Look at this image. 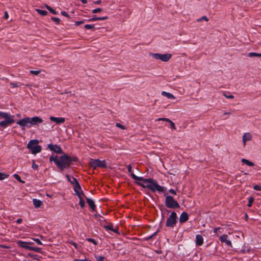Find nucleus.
<instances>
[{
  "label": "nucleus",
  "instance_id": "nucleus-1",
  "mask_svg": "<svg viewBox=\"0 0 261 261\" xmlns=\"http://www.w3.org/2000/svg\"><path fill=\"white\" fill-rule=\"evenodd\" d=\"M77 161L78 158L76 156L70 157L65 154L59 157L58 155H51L49 158V161L50 162H54L61 171H63L68 167L72 162H76Z\"/></svg>",
  "mask_w": 261,
  "mask_h": 261
},
{
  "label": "nucleus",
  "instance_id": "nucleus-2",
  "mask_svg": "<svg viewBox=\"0 0 261 261\" xmlns=\"http://www.w3.org/2000/svg\"><path fill=\"white\" fill-rule=\"evenodd\" d=\"M43 120L39 117L34 116L32 118L27 117L19 120L16 123L22 128H30L33 126L39 125L42 123Z\"/></svg>",
  "mask_w": 261,
  "mask_h": 261
},
{
  "label": "nucleus",
  "instance_id": "nucleus-3",
  "mask_svg": "<svg viewBox=\"0 0 261 261\" xmlns=\"http://www.w3.org/2000/svg\"><path fill=\"white\" fill-rule=\"evenodd\" d=\"M136 184L144 188H147L152 192L156 191L162 193L164 191V187L161 186L158 183V181L153 178H149L145 184L140 182L136 181Z\"/></svg>",
  "mask_w": 261,
  "mask_h": 261
},
{
  "label": "nucleus",
  "instance_id": "nucleus-4",
  "mask_svg": "<svg viewBox=\"0 0 261 261\" xmlns=\"http://www.w3.org/2000/svg\"><path fill=\"white\" fill-rule=\"evenodd\" d=\"M0 117L4 119V120L0 122V126L3 128L11 125L15 122L14 116L10 113L0 111Z\"/></svg>",
  "mask_w": 261,
  "mask_h": 261
},
{
  "label": "nucleus",
  "instance_id": "nucleus-5",
  "mask_svg": "<svg viewBox=\"0 0 261 261\" xmlns=\"http://www.w3.org/2000/svg\"><path fill=\"white\" fill-rule=\"evenodd\" d=\"M27 148L34 154L40 152L42 149L41 146L38 145V141L37 140L30 141L27 145Z\"/></svg>",
  "mask_w": 261,
  "mask_h": 261
},
{
  "label": "nucleus",
  "instance_id": "nucleus-6",
  "mask_svg": "<svg viewBox=\"0 0 261 261\" xmlns=\"http://www.w3.org/2000/svg\"><path fill=\"white\" fill-rule=\"evenodd\" d=\"M165 204L166 207L169 208H179L180 205L177 201L174 200L171 196H167L165 198Z\"/></svg>",
  "mask_w": 261,
  "mask_h": 261
},
{
  "label": "nucleus",
  "instance_id": "nucleus-7",
  "mask_svg": "<svg viewBox=\"0 0 261 261\" xmlns=\"http://www.w3.org/2000/svg\"><path fill=\"white\" fill-rule=\"evenodd\" d=\"M177 216L175 212H172L170 216L167 218L165 225L166 227L173 228L177 222Z\"/></svg>",
  "mask_w": 261,
  "mask_h": 261
},
{
  "label": "nucleus",
  "instance_id": "nucleus-8",
  "mask_svg": "<svg viewBox=\"0 0 261 261\" xmlns=\"http://www.w3.org/2000/svg\"><path fill=\"white\" fill-rule=\"evenodd\" d=\"M151 56L156 60H160L163 62L168 61L172 57L171 54H159V53H152Z\"/></svg>",
  "mask_w": 261,
  "mask_h": 261
},
{
  "label": "nucleus",
  "instance_id": "nucleus-9",
  "mask_svg": "<svg viewBox=\"0 0 261 261\" xmlns=\"http://www.w3.org/2000/svg\"><path fill=\"white\" fill-rule=\"evenodd\" d=\"M90 164L91 167L95 169L97 167L106 168L107 164L105 160H99L98 159H90Z\"/></svg>",
  "mask_w": 261,
  "mask_h": 261
},
{
  "label": "nucleus",
  "instance_id": "nucleus-10",
  "mask_svg": "<svg viewBox=\"0 0 261 261\" xmlns=\"http://www.w3.org/2000/svg\"><path fill=\"white\" fill-rule=\"evenodd\" d=\"M66 177L68 181L74 185L75 194L76 195L78 193H81L80 190H81V187L77 180L75 177H72V180H70V176L69 174H66Z\"/></svg>",
  "mask_w": 261,
  "mask_h": 261
},
{
  "label": "nucleus",
  "instance_id": "nucleus-11",
  "mask_svg": "<svg viewBox=\"0 0 261 261\" xmlns=\"http://www.w3.org/2000/svg\"><path fill=\"white\" fill-rule=\"evenodd\" d=\"M47 149L57 153L62 154L63 153L60 146L57 144H49L47 145Z\"/></svg>",
  "mask_w": 261,
  "mask_h": 261
},
{
  "label": "nucleus",
  "instance_id": "nucleus-12",
  "mask_svg": "<svg viewBox=\"0 0 261 261\" xmlns=\"http://www.w3.org/2000/svg\"><path fill=\"white\" fill-rule=\"evenodd\" d=\"M158 121L163 120L164 121V124L169 127V128H171L172 129H175V125L174 123L171 121L170 119L168 118H159L158 119Z\"/></svg>",
  "mask_w": 261,
  "mask_h": 261
},
{
  "label": "nucleus",
  "instance_id": "nucleus-13",
  "mask_svg": "<svg viewBox=\"0 0 261 261\" xmlns=\"http://www.w3.org/2000/svg\"><path fill=\"white\" fill-rule=\"evenodd\" d=\"M79 198V204L81 208H84L85 205V202L84 201V198H87L85 195L84 193L82 191H81V193H78L76 194Z\"/></svg>",
  "mask_w": 261,
  "mask_h": 261
},
{
  "label": "nucleus",
  "instance_id": "nucleus-14",
  "mask_svg": "<svg viewBox=\"0 0 261 261\" xmlns=\"http://www.w3.org/2000/svg\"><path fill=\"white\" fill-rule=\"evenodd\" d=\"M32 244H33V243L23 242L22 241H18L17 242V244L18 245L19 247L28 250H30V248H31V246H30L29 245H31Z\"/></svg>",
  "mask_w": 261,
  "mask_h": 261
},
{
  "label": "nucleus",
  "instance_id": "nucleus-15",
  "mask_svg": "<svg viewBox=\"0 0 261 261\" xmlns=\"http://www.w3.org/2000/svg\"><path fill=\"white\" fill-rule=\"evenodd\" d=\"M227 238L228 236L224 234L219 237V240L221 242H224L227 246L232 247V246L231 242L230 240H227Z\"/></svg>",
  "mask_w": 261,
  "mask_h": 261
},
{
  "label": "nucleus",
  "instance_id": "nucleus-16",
  "mask_svg": "<svg viewBox=\"0 0 261 261\" xmlns=\"http://www.w3.org/2000/svg\"><path fill=\"white\" fill-rule=\"evenodd\" d=\"M49 120L51 121L55 122L56 124H61L65 122V118L63 117H55L54 116H50Z\"/></svg>",
  "mask_w": 261,
  "mask_h": 261
},
{
  "label": "nucleus",
  "instance_id": "nucleus-17",
  "mask_svg": "<svg viewBox=\"0 0 261 261\" xmlns=\"http://www.w3.org/2000/svg\"><path fill=\"white\" fill-rule=\"evenodd\" d=\"M189 219V215L186 212H182L179 216V221L180 223H183L187 221Z\"/></svg>",
  "mask_w": 261,
  "mask_h": 261
},
{
  "label": "nucleus",
  "instance_id": "nucleus-18",
  "mask_svg": "<svg viewBox=\"0 0 261 261\" xmlns=\"http://www.w3.org/2000/svg\"><path fill=\"white\" fill-rule=\"evenodd\" d=\"M195 243L198 246H200L203 244V238L201 235H196Z\"/></svg>",
  "mask_w": 261,
  "mask_h": 261
},
{
  "label": "nucleus",
  "instance_id": "nucleus-19",
  "mask_svg": "<svg viewBox=\"0 0 261 261\" xmlns=\"http://www.w3.org/2000/svg\"><path fill=\"white\" fill-rule=\"evenodd\" d=\"M252 138V135L249 133H246L243 136V142L244 145H246V141H249Z\"/></svg>",
  "mask_w": 261,
  "mask_h": 261
},
{
  "label": "nucleus",
  "instance_id": "nucleus-20",
  "mask_svg": "<svg viewBox=\"0 0 261 261\" xmlns=\"http://www.w3.org/2000/svg\"><path fill=\"white\" fill-rule=\"evenodd\" d=\"M131 177L133 179L136 180L143 181L144 184H145L148 178H144L143 177H139L136 176L134 173H132Z\"/></svg>",
  "mask_w": 261,
  "mask_h": 261
},
{
  "label": "nucleus",
  "instance_id": "nucleus-21",
  "mask_svg": "<svg viewBox=\"0 0 261 261\" xmlns=\"http://www.w3.org/2000/svg\"><path fill=\"white\" fill-rule=\"evenodd\" d=\"M87 202L89 206L91 207L93 211H94L96 208V205L94 203V201L91 198H86Z\"/></svg>",
  "mask_w": 261,
  "mask_h": 261
},
{
  "label": "nucleus",
  "instance_id": "nucleus-22",
  "mask_svg": "<svg viewBox=\"0 0 261 261\" xmlns=\"http://www.w3.org/2000/svg\"><path fill=\"white\" fill-rule=\"evenodd\" d=\"M161 95L162 96H166L168 99H175V97L171 93L167 92L166 91H162L161 93Z\"/></svg>",
  "mask_w": 261,
  "mask_h": 261
},
{
  "label": "nucleus",
  "instance_id": "nucleus-23",
  "mask_svg": "<svg viewBox=\"0 0 261 261\" xmlns=\"http://www.w3.org/2000/svg\"><path fill=\"white\" fill-rule=\"evenodd\" d=\"M33 203L36 208L40 207L43 204L42 202L40 200L35 198L33 199Z\"/></svg>",
  "mask_w": 261,
  "mask_h": 261
},
{
  "label": "nucleus",
  "instance_id": "nucleus-24",
  "mask_svg": "<svg viewBox=\"0 0 261 261\" xmlns=\"http://www.w3.org/2000/svg\"><path fill=\"white\" fill-rule=\"evenodd\" d=\"M241 161L243 163L245 164L248 166L252 167L254 165V163L252 162H251L247 159H242Z\"/></svg>",
  "mask_w": 261,
  "mask_h": 261
},
{
  "label": "nucleus",
  "instance_id": "nucleus-25",
  "mask_svg": "<svg viewBox=\"0 0 261 261\" xmlns=\"http://www.w3.org/2000/svg\"><path fill=\"white\" fill-rule=\"evenodd\" d=\"M36 11L39 14H40L41 16H45L47 14V12L46 10L37 9Z\"/></svg>",
  "mask_w": 261,
  "mask_h": 261
},
{
  "label": "nucleus",
  "instance_id": "nucleus-26",
  "mask_svg": "<svg viewBox=\"0 0 261 261\" xmlns=\"http://www.w3.org/2000/svg\"><path fill=\"white\" fill-rule=\"evenodd\" d=\"M248 56L249 57H261V54L254 53V52H250L248 54Z\"/></svg>",
  "mask_w": 261,
  "mask_h": 261
},
{
  "label": "nucleus",
  "instance_id": "nucleus-27",
  "mask_svg": "<svg viewBox=\"0 0 261 261\" xmlns=\"http://www.w3.org/2000/svg\"><path fill=\"white\" fill-rule=\"evenodd\" d=\"M104 227L107 229V230H111L114 232H116L117 231L115 229H114L113 228V226L112 224H109V225H105L104 226Z\"/></svg>",
  "mask_w": 261,
  "mask_h": 261
},
{
  "label": "nucleus",
  "instance_id": "nucleus-28",
  "mask_svg": "<svg viewBox=\"0 0 261 261\" xmlns=\"http://www.w3.org/2000/svg\"><path fill=\"white\" fill-rule=\"evenodd\" d=\"M45 8L53 14L56 15L57 14V12L55 10L53 9L50 7H49L48 5H46Z\"/></svg>",
  "mask_w": 261,
  "mask_h": 261
},
{
  "label": "nucleus",
  "instance_id": "nucleus-29",
  "mask_svg": "<svg viewBox=\"0 0 261 261\" xmlns=\"http://www.w3.org/2000/svg\"><path fill=\"white\" fill-rule=\"evenodd\" d=\"M13 177L17 180H18V181H19L21 183H22V184H24V181L21 180V177H20V176L19 175H18L17 174H14L13 175Z\"/></svg>",
  "mask_w": 261,
  "mask_h": 261
},
{
  "label": "nucleus",
  "instance_id": "nucleus-30",
  "mask_svg": "<svg viewBox=\"0 0 261 261\" xmlns=\"http://www.w3.org/2000/svg\"><path fill=\"white\" fill-rule=\"evenodd\" d=\"M214 232L216 234H217L218 232H219L220 233H222L223 228L220 227L215 228L214 229Z\"/></svg>",
  "mask_w": 261,
  "mask_h": 261
},
{
  "label": "nucleus",
  "instance_id": "nucleus-31",
  "mask_svg": "<svg viewBox=\"0 0 261 261\" xmlns=\"http://www.w3.org/2000/svg\"><path fill=\"white\" fill-rule=\"evenodd\" d=\"M84 28L88 30H94L95 29V25L93 24H87L84 25Z\"/></svg>",
  "mask_w": 261,
  "mask_h": 261
},
{
  "label": "nucleus",
  "instance_id": "nucleus-32",
  "mask_svg": "<svg viewBox=\"0 0 261 261\" xmlns=\"http://www.w3.org/2000/svg\"><path fill=\"white\" fill-rule=\"evenodd\" d=\"M30 250H33L36 252H41V248L39 247H34L31 246V248H30Z\"/></svg>",
  "mask_w": 261,
  "mask_h": 261
},
{
  "label": "nucleus",
  "instance_id": "nucleus-33",
  "mask_svg": "<svg viewBox=\"0 0 261 261\" xmlns=\"http://www.w3.org/2000/svg\"><path fill=\"white\" fill-rule=\"evenodd\" d=\"M9 176L8 174L0 172V180H3Z\"/></svg>",
  "mask_w": 261,
  "mask_h": 261
},
{
  "label": "nucleus",
  "instance_id": "nucleus-34",
  "mask_svg": "<svg viewBox=\"0 0 261 261\" xmlns=\"http://www.w3.org/2000/svg\"><path fill=\"white\" fill-rule=\"evenodd\" d=\"M254 201V198L252 196H251L249 198V200H248V203L247 204V206L248 207H251V205H252V204L253 203Z\"/></svg>",
  "mask_w": 261,
  "mask_h": 261
},
{
  "label": "nucleus",
  "instance_id": "nucleus-35",
  "mask_svg": "<svg viewBox=\"0 0 261 261\" xmlns=\"http://www.w3.org/2000/svg\"><path fill=\"white\" fill-rule=\"evenodd\" d=\"M202 20H205L206 21H207L208 20V19L206 16H203L200 18H199L197 19V22H200Z\"/></svg>",
  "mask_w": 261,
  "mask_h": 261
},
{
  "label": "nucleus",
  "instance_id": "nucleus-36",
  "mask_svg": "<svg viewBox=\"0 0 261 261\" xmlns=\"http://www.w3.org/2000/svg\"><path fill=\"white\" fill-rule=\"evenodd\" d=\"M95 257L97 261H104L105 257L103 256L95 255Z\"/></svg>",
  "mask_w": 261,
  "mask_h": 261
},
{
  "label": "nucleus",
  "instance_id": "nucleus-37",
  "mask_svg": "<svg viewBox=\"0 0 261 261\" xmlns=\"http://www.w3.org/2000/svg\"><path fill=\"white\" fill-rule=\"evenodd\" d=\"M230 115V112H225L221 116V118L223 119H227L228 117Z\"/></svg>",
  "mask_w": 261,
  "mask_h": 261
},
{
  "label": "nucleus",
  "instance_id": "nucleus-38",
  "mask_svg": "<svg viewBox=\"0 0 261 261\" xmlns=\"http://www.w3.org/2000/svg\"><path fill=\"white\" fill-rule=\"evenodd\" d=\"M30 72L32 74L37 75L41 72V70H30Z\"/></svg>",
  "mask_w": 261,
  "mask_h": 261
},
{
  "label": "nucleus",
  "instance_id": "nucleus-39",
  "mask_svg": "<svg viewBox=\"0 0 261 261\" xmlns=\"http://www.w3.org/2000/svg\"><path fill=\"white\" fill-rule=\"evenodd\" d=\"M88 242H91L92 243H93V244H94L95 245H97V242L94 239H92V238H87L86 239Z\"/></svg>",
  "mask_w": 261,
  "mask_h": 261
},
{
  "label": "nucleus",
  "instance_id": "nucleus-40",
  "mask_svg": "<svg viewBox=\"0 0 261 261\" xmlns=\"http://www.w3.org/2000/svg\"><path fill=\"white\" fill-rule=\"evenodd\" d=\"M116 126L121 129L124 130L126 129V127L124 125H123L119 123H117L116 124Z\"/></svg>",
  "mask_w": 261,
  "mask_h": 261
},
{
  "label": "nucleus",
  "instance_id": "nucleus-41",
  "mask_svg": "<svg viewBox=\"0 0 261 261\" xmlns=\"http://www.w3.org/2000/svg\"><path fill=\"white\" fill-rule=\"evenodd\" d=\"M51 19L52 20H53L54 21H55L57 24H59L60 21V18H59L58 17H52L51 18Z\"/></svg>",
  "mask_w": 261,
  "mask_h": 261
},
{
  "label": "nucleus",
  "instance_id": "nucleus-42",
  "mask_svg": "<svg viewBox=\"0 0 261 261\" xmlns=\"http://www.w3.org/2000/svg\"><path fill=\"white\" fill-rule=\"evenodd\" d=\"M102 9L100 8H96L92 10L93 13H97L100 12L102 11Z\"/></svg>",
  "mask_w": 261,
  "mask_h": 261
},
{
  "label": "nucleus",
  "instance_id": "nucleus-43",
  "mask_svg": "<svg viewBox=\"0 0 261 261\" xmlns=\"http://www.w3.org/2000/svg\"><path fill=\"white\" fill-rule=\"evenodd\" d=\"M98 17H97L95 15H94L92 18L89 19L87 21H97V18Z\"/></svg>",
  "mask_w": 261,
  "mask_h": 261
},
{
  "label": "nucleus",
  "instance_id": "nucleus-44",
  "mask_svg": "<svg viewBox=\"0 0 261 261\" xmlns=\"http://www.w3.org/2000/svg\"><path fill=\"white\" fill-rule=\"evenodd\" d=\"M28 255L34 259H38V255L37 254H33L32 253H29Z\"/></svg>",
  "mask_w": 261,
  "mask_h": 261
},
{
  "label": "nucleus",
  "instance_id": "nucleus-45",
  "mask_svg": "<svg viewBox=\"0 0 261 261\" xmlns=\"http://www.w3.org/2000/svg\"><path fill=\"white\" fill-rule=\"evenodd\" d=\"M224 96L227 98H228V99H232L234 98V96L233 95H232V94H229V95H227L225 93H224Z\"/></svg>",
  "mask_w": 261,
  "mask_h": 261
},
{
  "label": "nucleus",
  "instance_id": "nucleus-46",
  "mask_svg": "<svg viewBox=\"0 0 261 261\" xmlns=\"http://www.w3.org/2000/svg\"><path fill=\"white\" fill-rule=\"evenodd\" d=\"M10 85L12 88L18 87L19 85L17 83H11Z\"/></svg>",
  "mask_w": 261,
  "mask_h": 261
},
{
  "label": "nucleus",
  "instance_id": "nucleus-47",
  "mask_svg": "<svg viewBox=\"0 0 261 261\" xmlns=\"http://www.w3.org/2000/svg\"><path fill=\"white\" fill-rule=\"evenodd\" d=\"M253 189L256 191H260L261 190V186L258 185H255L253 187Z\"/></svg>",
  "mask_w": 261,
  "mask_h": 261
},
{
  "label": "nucleus",
  "instance_id": "nucleus-48",
  "mask_svg": "<svg viewBox=\"0 0 261 261\" xmlns=\"http://www.w3.org/2000/svg\"><path fill=\"white\" fill-rule=\"evenodd\" d=\"M61 14L66 17H69L68 13L65 11H61Z\"/></svg>",
  "mask_w": 261,
  "mask_h": 261
},
{
  "label": "nucleus",
  "instance_id": "nucleus-49",
  "mask_svg": "<svg viewBox=\"0 0 261 261\" xmlns=\"http://www.w3.org/2000/svg\"><path fill=\"white\" fill-rule=\"evenodd\" d=\"M63 133H65L66 135L65 136L64 135H62V136L64 138V139L65 140L66 139H69V136H68V135L67 134V132L66 131H65V132H62Z\"/></svg>",
  "mask_w": 261,
  "mask_h": 261
},
{
  "label": "nucleus",
  "instance_id": "nucleus-50",
  "mask_svg": "<svg viewBox=\"0 0 261 261\" xmlns=\"http://www.w3.org/2000/svg\"><path fill=\"white\" fill-rule=\"evenodd\" d=\"M84 22V20H82V21H76L75 22V25L76 26H78L80 24H82Z\"/></svg>",
  "mask_w": 261,
  "mask_h": 261
},
{
  "label": "nucleus",
  "instance_id": "nucleus-51",
  "mask_svg": "<svg viewBox=\"0 0 261 261\" xmlns=\"http://www.w3.org/2000/svg\"><path fill=\"white\" fill-rule=\"evenodd\" d=\"M127 170H128V172L130 174V175H132V173H134L132 172V167H131V166L130 165H129L127 166Z\"/></svg>",
  "mask_w": 261,
  "mask_h": 261
},
{
  "label": "nucleus",
  "instance_id": "nucleus-52",
  "mask_svg": "<svg viewBox=\"0 0 261 261\" xmlns=\"http://www.w3.org/2000/svg\"><path fill=\"white\" fill-rule=\"evenodd\" d=\"M97 20H104L108 18L107 16L98 17Z\"/></svg>",
  "mask_w": 261,
  "mask_h": 261
},
{
  "label": "nucleus",
  "instance_id": "nucleus-53",
  "mask_svg": "<svg viewBox=\"0 0 261 261\" xmlns=\"http://www.w3.org/2000/svg\"><path fill=\"white\" fill-rule=\"evenodd\" d=\"M34 240L37 243L38 245H42V242L40 241V240L38 238L34 239Z\"/></svg>",
  "mask_w": 261,
  "mask_h": 261
},
{
  "label": "nucleus",
  "instance_id": "nucleus-54",
  "mask_svg": "<svg viewBox=\"0 0 261 261\" xmlns=\"http://www.w3.org/2000/svg\"><path fill=\"white\" fill-rule=\"evenodd\" d=\"M38 168V166L35 164L34 161H33V164H32V168L37 170Z\"/></svg>",
  "mask_w": 261,
  "mask_h": 261
},
{
  "label": "nucleus",
  "instance_id": "nucleus-55",
  "mask_svg": "<svg viewBox=\"0 0 261 261\" xmlns=\"http://www.w3.org/2000/svg\"><path fill=\"white\" fill-rule=\"evenodd\" d=\"M169 192L170 193L172 194H174V195H176V193L174 189H170L169 190Z\"/></svg>",
  "mask_w": 261,
  "mask_h": 261
},
{
  "label": "nucleus",
  "instance_id": "nucleus-56",
  "mask_svg": "<svg viewBox=\"0 0 261 261\" xmlns=\"http://www.w3.org/2000/svg\"><path fill=\"white\" fill-rule=\"evenodd\" d=\"M22 220L21 218H19V219H17V220H16V222L19 224L21 223L22 222Z\"/></svg>",
  "mask_w": 261,
  "mask_h": 261
},
{
  "label": "nucleus",
  "instance_id": "nucleus-57",
  "mask_svg": "<svg viewBox=\"0 0 261 261\" xmlns=\"http://www.w3.org/2000/svg\"><path fill=\"white\" fill-rule=\"evenodd\" d=\"M93 3L94 4L98 5V4H100L101 1L100 0H98V1H94Z\"/></svg>",
  "mask_w": 261,
  "mask_h": 261
},
{
  "label": "nucleus",
  "instance_id": "nucleus-58",
  "mask_svg": "<svg viewBox=\"0 0 261 261\" xmlns=\"http://www.w3.org/2000/svg\"><path fill=\"white\" fill-rule=\"evenodd\" d=\"M5 17L6 19H7L8 18V14L7 12H6L5 13Z\"/></svg>",
  "mask_w": 261,
  "mask_h": 261
},
{
  "label": "nucleus",
  "instance_id": "nucleus-59",
  "mask_svg": "<svg viewBox=\"0 0 261 261\" xmlns=\"http://www.w3.org/2000/svg\"><path fill=\"white\" fill-rule=\"evenodd\" d=\"M0 247H1L3 248H9V247L3 245H0Z\"/></svg>",
  "mask_w": 261,
  "mask_h": 261
},
{
  "label": "nucleus",
  "instance_id": "nucleus-60",
  "mask_svg": "<svg viewBox=\"0 0 261 261\" xmlns=\"http://www.w3.org/2000/svg\"><path fill=\"white\" fill-rule=\"evenodd\" d=\"M80 1L84 4H85L87 3V0H80Z\"/></svg>",
  "mask_w": 261,
  "mask_h": 261
},
{
  "label": "nucleus",
  "instance_id": "nucleus-61",
  "mask_svg": "<svg viewBox=\"0 0 261 261\" xmlns=\"http://www.w3.org/2000/svg\"><path fill=\"white\" fill-rule=\"evenodd\" d=\"M73 261H85L84 259H75Z\"/></svg>",
  "mask_w": 261,
  "mask_h": 261
},
{
  "label": "nucleus",
  "instance_id": "nucleus-62",
  "mask_svg": "<svg viewBox=\"0 0 261 261\" xmlns=\"http://www.w3.org/2000/svg\"><path fill=\"white\" fill-rule=\"evenodd\" d=\"M72 244L74 245V246L76 248V244L74 242H72Z\"/></svg>",
  "mask_w": 261,
  "mask_h": 261
},
{
  "label": "nucleus",
  "instance_id": "nucleus-63",
  "mask_svg": "<svg viewBox=\"0 0 261 261\" xmlns=\"http://www.w3.org/2000/svg\"><path fill=\"white\" fill-rule=\"evenodd\" d=\"M84 260L85 261H91V260H90L89 259H85Z\"/></svg>",
  "mask_w": 261,
  "mask_h": 261
},
{
  "label": "nucleus",
  "instance_id": "nucleus-64",
  "mask_svg": "<svg viewBox=\"0 0 261 261\" xmlns=\"http://www.w3.org/2000/svg\"><path fill=\"white\" fill-rule=\"evenodd\" d=\"M152 236H153V235L149 236V237H148V239H150V238H151L152 237Z\"/></svg>",
  "mask_w": 261,
  "mask_h": 261
}]
</instances>
